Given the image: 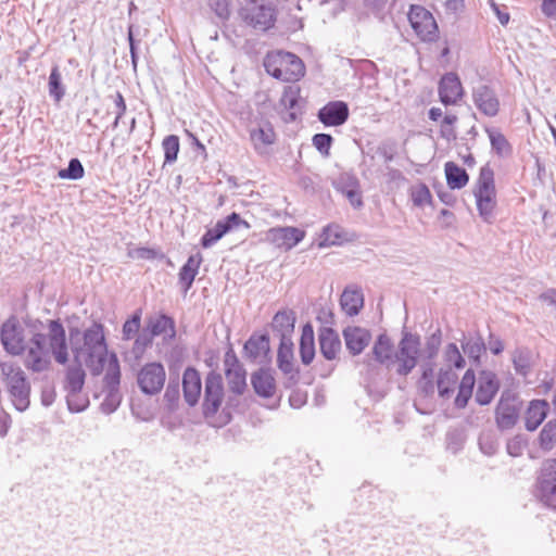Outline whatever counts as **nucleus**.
<instances>
[{
  "label": "nucleus",
  "mask_w": 556,
  "mask_h": 556,
  "mask_svg": "<svg viewBox=\"0 0 556 556\" xmlns=\"http://www.w3.org/2000/svg\"><path fill=\"white\" fill-rule=\"evenodd\" d=\"M49 349L58 364L68 362L66 332L60 319L48 321V334L34 332L26 342L25 367L33 372L47 371L51 366Z\"/></svg>",
  "instance_id": "obj_1"
},
{
  "label": "nucleus",
  "mask_w": 556,
  "mask_h": 556,
  "mask_svg": "<svg viewBox=\"0 0 556 556\" xmlns=\"http://www.w3.org/2000/svg\"><path fill=\"white\" fill-rule=\"evenodd\" d=\"M77 328L70 330V343L74 363L84 362L92 376H100L105 367L110 354L104 336V327L100 323H92L81 333Z\"/></svg>",
  "instance_id": "obj_2"
},
{
  "label": "nucleus",
  "mask_w": 556,
  "mask_h": 556,
  "mask_svg": "<svg viewBox=\"0 0 556 556\" xmlns=\"http://www.w3.org/2000/svg\"><path fill=\"white\" fill-rule=\"evenodd\" d=\"M1 375L13 406L18 412L30 405L31 386L24 370L13 362L0 363Z\"/></svg>",
  "instance_id": "obj_3"
},
{
  "label": "nucleus",
  "mask_w": 556,
  "mask_h": 556,
  "mask_svg": "<svg viewBox=\"0 0 556 556\" xmlns=\"http://www.w3.org/2000/svg\"><path fill=\"white\" fill-rule=\"evenodd\" d=\"M264 67L270 76L287 83L298 81L305 74L303 61L296 54L285 51L268 53Z\"/></svg>",
  "instance_id": "obj_4"
},
{
  "label": "nucleus",
  "mask_w": 556,
  "mask_h": 556,
  "mask_svg": "<svg viewBox=\"0 0 556 556\" xmlns=\"http://www.w3.org/2000/svg\"><path fill=\"white\" fill-rule=\"evenodd\" d=\"M473 193L480 217L488 224L492 223L496 206V190L494 172L489 164L480 168Z\"/></svg>",
  "instance_id": "obj_5"
},
{
  "label": "nucleus",
  "mask_w": 556,
  "mask_h": 556,
  "mask_svg": "<svg viewBox=\"0 0 556 556\" xmlns=\"http://www.w3.org/2000/svg\"><path fill=\"white\" fill-rule=\"evenodd\" d=\"M239 15L248 26L266 31L275 26L277 8L273 2L266 0H244Z\"/></svg>",
  "instance_id": "obj_6"
},
{
  "label": "nucleus",
  "mask_w": 556,
  "mask_h": 556,
  "mask_svg": "<svg viewBox=\"0 0 556 556\" xmlns=\"http://www.w3.org/2000/svg\"><path fill=\"white\" fill-rule=\"evenodd\" d=\"M420 337L417 333L404 331L394 353L396 374L406 377L418 363L420 352Z\"/></svg>",
  "instance_id": "obj_7"
},
{
  "label": "nucleus",
  "mask_w": 556,
  "mask_h": 556,
  "mask_svg": "<svg viewBox=\"0 0 556 556\" xmlns=\"http://www.w3.org/2000/svg\"><path fill=\"white\" fill-rule=\"evenodd\" d=\"M224 400V384L219 374L211 371L205 377L204 386V400L202 404V412L204 418L213 426L219 427L229 421L227 416L220 424H214L213 418L218 412Z\"/></svg>",
  "instance_id": "obj_8"
},
{
  "label": "nucleus",
  "mask_w": 556,
  "mask_h": 556,
  "mask_svg": "<svg viewBox=\"0 0 556 556\" xmlns=\"http://www.w3.org/2000/svg\"><path fill=\"white\" fill-rule=\"evenodd\" d=\"M522 410V401L510 390H504L495 407V422L500 430L513 429Z\"/></svg>",
  "instance_id": "obj_9"
},
{
  "label": "nucleus",
  "mask_w": 556,
  "mask_h": 556,
  "mask_svg": "<svg viewBox=\"0 0 556 556\" xmlns=\"http://www.w3.org/2000/svg\"><path fill=\"white\" fill-rule=\"evenodd\" d=\"M536 496L547 507L556 509V459L542 463L536 478Z\"/></svg>",
  "instance_id": "obj_10"
},
{
  "label": "nucleus",
  "mask_w": 556,
  "mask_h": 556,
  "mask_svg": "<svg viewBox=\"0 0 556 556\" xmlns=\"http://www.w3.org/2000/svg\"><path fill=\"white\" fill-rule=\"evenodd\" d=\"M408 21L420 40L431 42L438 38V24L426 8L413 4L408 12Z\"/></svg>",
  "instance_id": "obj_11"
},
{
  "label": "nucleus",
  "mask_w": 556,
  "mask_h": 556,
  "mask_svg": "<svg viewBox=\"0 0 556 556\" xmlns=\"http://www.w3.org/2000/svg\"><path fill=\"white\" fill-rule=\"evenodd\" d=\"M166 380L164 366L159 362L147 363L137 375V383L140 391L147 395L160 393Z\"/></svg>",
  "instance_id": "obj_12"
},
{
  "label": "nucleus",
  "mask_w": 556,
  "mask_h": 556,
  "mask_svg": "<svg viewBox=\"0 0 556 556\" xmlns=\"http://www.w3.org/2000/svg\"><path fill=\"white\" fill-rule=\"evenodd\" d=\"M86 372L83 368V362L74 363L66 369L65 389L67 394V406L71 412L79 413L86 408L85 404H77L73 397L76 396L84 388Z\"/></svg>",
  "instance_id": "obj_13"
},
{
  "label": "nucleus",
  "mask_w": 556,
  "mask_h": 556,
  "mask_svg": "<svg viewBox=\"0 0 556 556\" xmlns=\"http://www.w3.org/2000/svg\"><path fill=\"white\" fill-rule=\"evenodd\" d=\"M0 340L4 351L12 356H20L26 350L24 330L14 320L1 326Z\"/></svg>",
  "instance_id": "obj_14"
},
{
  "label": "nucleus",
  "mask_w": 556,
  "mask_h": 556,
  "mask_svg": "<svg viewBox=\"0 0 556 556\" xmlns=\"http://www.w3.org/2000/svg\"><path fill=\"white\" fill-rule=\"evenodd\" d=\"M472 101L480 113L494 117L500 112V100L492 87L480 84L472 88Z\"/></svg>",
  "instance_id": "obj_15"
},
{
  "label": "nucleus",
  "mask_w": 556,
  "mask_h": 556,
  "mask_svg": "<svg viewBox=\"0 0 556 556\" xmlns=\"http://www.w3.org/2000/svg\"><path fill=\"white\" fill-rule=\"evenodd\" d=\"M305 237V231L296 227H275L267 231V240L279 249L291 250Z\"/></svg>",
  "instance_id": "obj_16"
},
{
  "label": "nucleus",
  "mask_w": 556,
  "mask_h": 556,
  "mask_svg": "<svg viewBox=\"0 0 556 556\" xmlns=\"http://www.w3.org/2000/svg\"><path fill=\"white\" fill-rule=\"evenodd\" d=\"M349 114V106L345 102L330 101L319 109L317 117L326 127H337L348 121Z\"/></svg>",
  "instance_id": "obj_17"
},
{
  "label": "nucleus",
  "mask_w": 556,
  "mask_h": 556,
  "mask_svg": "<svg viewBox=\"0 0 556 556\" xmlns=\"http://www.w3.org/2000/svg\"><path fill=\"white\" fill-rule=\"evenodd\" d=\"M500 386V380L494 372L482 370L479 375L475 401L482 406L489 405L497 394Z\"/></svg>",
  "instance_id": "obj_18"
},
{
  "label": "nucleus",
  "mask_w": 556,
  "mask_h": 556,
  "mask_svg": "<svg viewBox=\"0 0 556 556\" xmlns=\"http://www.w3.org/2000/svg\"><path fill=\"white\" fill-rule=\"evenodd\" d=\"M463 86L455 73L445 74L439 83V98L444 105L456 104L463 97Z\"/></svg>",
  "instance_id": "obj_19"
},
{
  "label": "nucleus",
  "mask_w": 556,
  "mask_h": 556,
  "mask_svg": "<svg viewBox=\"0 0 556 556\" xmlns=\"http://www.w3.org/2000/svg\"><path fill=\"white\" fill-rule=\"evenodd\" d=\"M202 390L200 372L194 367H187L182 375V392L186 403L193 407L198 404Z\"/></svg>",
  "instance_id": "obj_20"
},
{
  "label": "nucleus",
  "mask_w": 556,
  "mask_h": 556,
  "mask_svg": "<svg viewBox=\"0 0 556 556\" xmlns=\"http://www.w3.org/2000/svg\"><path fill=\"white\" fill-rule=\"evenodd\" d=\"M345 346L352 355H359L370 343L371 334L361 327H346L343 330Z\"/></svg>",
  "instance_id": "obj_21"
},
{
  "label": "nucleus",
  "mask_w": 556,
  "mask_h": 556,
  "mask_svg": "<svg viewBox=\"0 0 556 556\" xmlns=\"http://www.w3.org/2000/svg\"><path fill=\"white\" fill-rule=\"evenodd\" d=\"M319 350L327 361H334L341 351V340L336 330L323 327L318 333Z\"/></svg>",
  "instance_id": "obj_22"
},
{
  "label": "nucleus",
  "mask_w": 556,
  "mask_h": 556,
  "mask_svg": "<svg viewBox=\"0 0 556 556\" xmlns=\"http://www.w3.org/2000/svg\"><path fill=\"white\" fill-rule=\"evenodd\" d=\"M295 313L292 309L278 311L271 320V329L280 341L292 340L295 325Z\"/></svg>",
  "instance_id": "obj_23"
},
{
  "label": "nucleus",
  "mask_w": 556,
  "mask_h": 556,
  "mask_svg": "<svg viewBox=\"0 0 556 556\" xmlns=\"http://www.w3.org/2000/svg\"><path fill=\"white\" fill-rule=\"evenodd\" d=\"M202 262V254L198 252L190 255L187 262L180 268L178 273V283L181 287L184 293H187L191 289Z\"/></svg>",
  "instance_id": "obj_24"
},
{
  "label": "nucleus",
  "mask_w": 556,
  "mask_h": 556,
  "mask_svg": "<svg viewBox=\"0 0 556 556\" xmlns=\"http://www.w3.org/2000/svg\"><path fill=\"white\" fill-rule=\"evenodd\" d=\"M371 352L375 361L386 366L388 369L395 365L394 345L386 333L378 336Z\"/></svg>",
  "instance_id": "obj_25"
},
{
  "label": "nucleus",
  "mask_w": 556,
  "mask_h": 556,
  "mask_svg": "<svg viewBox=\"0 0 556 556\" xmlns=\"http://www.w3.org/2000/svg\"><path fill=\"white\" fill-rule=\"evenodd\" d=\"M269 351V337L267 334H252L243 346L245 357L253 362L266 358Z\"/></svg>",
  "instance_id": "obj_26"
},
{
  "label": "nucleus",
  "mask_w": 556,
  "mask_h": 556,
  "mask_svg": "<svg viewBox=\"0 0 556 556\" xmlns=\"http://www.w3.org/2000/svg\"><path fill=\"white\" fill-rule=\"evenodd\" d=\"M148 330L153 337L163 334L165 340H173L176 337L175 320L166 314L150 317L148 319Z\"/></svg>",
  "instance_id": "obj_27"
},
{
  "label": "nucleus",
  "mask_w": 556,
  "mask_h": 556,
  "mask_svg": "<svg viewBox=\"0 0 556 556\" xmlns=\"http://www.w3.org/2000/svg\"><path fill=\"white\" fill-rule=\"evenodd\" d=\"M547 413L548 403L545 400L531 401L525 416L527 430L534 431L543 422Z\"/></svg>",
  "instance_id": "obj_28"
},
{
  "label": "nucleus",
  "mask_w": 556,
  "mask_h": 556,
  "mask_svg": "<svg viewBox=\"0 0 556 556\" xmlns=\"http://www.w3.org/2000/svg\"><path fill=\"white\" fill-rule=\"evenodd\" d=\"M251 383L255 393L262 397H270L275 393V379L266 369H258L251 377Z\"/></svg>",
  "instance_id": "obj_29"
},
{
  "label": "nucleus",
  "mask_w": 556,
  "mask_h": 556,
  "mask_svg": "<svg viewBox=\"0 0 556 556\" xmlns=\"http://www.w3.org/2000/svg\"><path fill=\"white\" fill-rule=\"evenodd\" d=\"M250 140L258 153H263L265 149L273 144L276 140V134L270 124L252 128L250 130Z\"/></svg>",
  "instance_id": "obj_30"
},
{
  "label": "nucleus",
  "mask_w": 556,
  "mask_h": 556,
  "mask_svg": "<svg viewBox=\"0 0 556 556\" xmlns=\"http://www.w3.org/2000/svg\"><path fill=\"white\" fill-rule=\"evenodd\" d=\"M340 305L349 316H355L364 305V295L361 289L346 288L340 298Z\"/></svg>",
  "instance_id": "obj_31"
},
{
  "label": "nucleus",
  "mask_w": 556,
  "mask_h": 556,
  "mask_svg": "<svg viewBox=\"0 0 556 556\" xmlns=\"http://www.w3.org/2000/svg\"><path fill=\"white\" fill-rule=\"evenodd\" d=\"M300 357L304 365H309L315 357V340L313 326L307 323L302 328L300 338Z\"/></svg>",
  "instance_id": "obj_32"
},
{
  "label": "nucleus",
  "mask_w": 556,
  "mask_h": 556,
  "mask_svg": "<svg viewBox=\"0 0 556 556\" xmlns=\"http://www.w3.org/2000/svg\"><path fill=\"white\" fill-rule=\"evenodd\" d=\"M106 370L103 378L105 389H119L121 367L116 353L111 352L105 361Z\"/></svg>",
  "instance_id": "obj_33"
},
{
  "label": "nucleus",
  "mask_w": 556,
  "mask_h": 556,
  "mask_svg": "<svg viewBox=\"0 0 556 556\" xmlns=\"http://www.w3.org/2000/svg\"><path fill=\"white\" fill-rule=\"evenodd\" d=\"M446 184L451 189H462L469 181L467 172L455 164L454 162H446L444 165Z\"/></svg>",
  "instance_id": "obj_34"
},
{
  "label": "nucleus",
  "mask_w": 556,
  "mask_h": 556,
  "mask_svg": "<svg viewBox=\"0 0 556 556\" xmlns=\"http://www.w3.org/2000/svg\"><path fill=\"white\" fill-rule=\"evenodd\" d=\"M293 342L292 340H285L280 341L278 354H277V362L278 366L281 371L285 374H292L290 379L293 380L294 376L298 374H293Z\"/></svg>",
  "instance_id": "obj_35"
},
{
  "label": "nucleus",
  "mask_w": 556,
  "mask_h": 556,
  "mask_svg": "<svg viewBox=\"0 0 556 556\" xmlns=\"http://www.w3.org/2000/svg\"><path fill=\"white\" fill-rule=\"evenodd\" d=\"M456 381L457 375L451 368H441L437 379L440 397L448 399L454 392Z\"/></svg>",
  "instance_id": "obj_36"
},
{
  "label": "nucleus",
  "mask_w": 556,
  "mask_h": 556,
  "mask_svg": "<svg viewBox=\"0 0 556 556\" xmlns=\"http://www.w3.org/2000/svg\"><path fill=\"white\" fill-rule=\"evenodd\" d=\"M301 89L296 85H290L285 87L280 103L285 109L291 111L289 114L290 121H294L296 118L295 110L298 109L299 101L301 99Z\"/></svg>",
  "instance_id": "obj_37"
},
{
  "label": "nucleus",
  "mask_w": 556,
  "mask_h": 556,
  "mask_svg": "<svg viewBox=\"0 0 556 556\" xmlns=\"http://www.w3.org/2000/svg\"><path fill=\"white\" fill-rule=\"evenodd\" d=\"M485 132L489 136L492 150L498 156H505L510 154L511 147L506 137L496 128L486 127Z\"/></svg>",
  "instance_id": "obj_38"
},
{
  "label": "nucleus",
  "mask_w": 556,
  "mask_h": 556,
  "mask_svg": "<svg viewBox=\"0 0 556 556\" xmlns=\"http://www.w3.org/2000/svg\"><path fill=\"white\" fill-rule=\"evenodd\" d=\"M49 96L53 98L55 102H60L64 94L65 88L62 85V76L58 65L51 68L48 81Z\"/></svg>",
  "instance_id": "obj_39"
},
{
  "label": "nucleus",
  "mask_w": 556,
  "mask_h": 556,
  "mask_svg": "<svg viewBox=\"0 0 556 556\" xmlns=\"http://www.w3.org/2000/svg\"><path fill=\"white\" fill-rule=\"evenodd\" d=\"M225 374L230 391L236 394H242L247 387L245 370L243 368L226 369Z\"/></svg>",
  "instance_id": "obj_40"
},
{
  "label": "nucleus",
  "mask_w": 556,
  "mask_h": 556,
  "mask_svg": "<svg viewBox=\"0 0 556 556\" xmlns=\"http://www.w3.org/2000/svg\"><path fill=\"white\" fill-rule=\"evenodd\" d=\"M462 348L464 353L475 362H479L481 354L485 351V344L481 337L463 340Z\"/></svg>",
  "instance_id": "obj_41"
},
{
  "label": "nucleus",
  "mask_w": 556,
  "mask_h": 556,
  "mask_svg": "<svg viewBox=\"0 0 556 556\" xmlns=\"http://www.w3.org/2000/svg\"><path fill=\"white\" fill-rule=\"evenodd\" d=\"M443 358L446 364V368L455 367L456 369H462L465 367V358L460 354L457 345L455 343H448L443 353Z\"/></svg>",
  "instance_id": "obj_42"
},
{
  "label": "nucleus",
  "mask_w": 556,
  "mask_h": 556,
  "mask_svg": "<svg viewBox=\"0 0 556 556\" xmlns=\"http://www.w3.org/2000/svg\"><path fill=\"white\" fill-rule=\"evenodd\" d=\"M228 232L227 226L218 220L213 228L207 229L201 238L204 249L211 248Z\"/></svg>",
  "instance_id": "obj_43"
},
{
  "label": "nucleus",
  "mask_w": 556,
  "mask_h": 556,
  "mask_svg": "<svg viewBox=\"0 0 556 556\" xmlns=\"http://www.w3.org/2000/svg\"><path fill=\"white\" fill-rule=\"evenodd\" d=\"M498 438L493 431H483L479 435L480 451L486 456H493L498 450Z\"/></svg>",
  "instance_id": "obj_44"
},
{
  "label": "nucleus",
  "mask_w": 556,
  "mask_h": 556,
  "mask_svg": "<svg viewBox=\"0 0 556 556\" xmlns=\"http://www.w3.org/2000/svg\"><path fill=\"white\" fill-rule=\"evenodd\" d=\"M85 175L81 162L77 157L70 160L66 168L59 170L58 176L62 179L78 180Z\"/></svg>",
  "instance_id": "obj_45"
},
{
  "label": "nucleus",
  "mask_w": 556,
  "mask_h": 556,
  "mask_svg": "<svg viewBox=\"0 0 556 556\" xmlns=\"http://www.w3.org/2000/svg\"><path fill=\"white\" fill-rule=\"evenodd\" d=\"M514 367L517 374L527 377L531 369L530 354L527 350L518 349L513 356Z\"/></svg>",
  "instance_id": "obj_46"
},
{
  "label": "nucleus",
  "mask_w": 556,
  "mask_h": 556,
  "mask_svg": "<svg viewBox=\"0 0 556 556\" xmlns=\"http://www.w3.org/2000/svg\"><path fill=\"white\" fill-rule=\"evenodd\" d=\"M179 138L176 135H169L163 139L162 148L164 150L165 163H174L179 152Z\"/></svg>",
  "instance_id": "obj_47"
},
{
  "label": "nucleus",
  "mask_w": 556,
  "mask_h": 556,
  "mask_svg": "<svg viewBox=\"0 0 556 556\" xmlns=\"http://www.w3.org/2000/svg\"><path fill=\"white\" fill-rule=\"evenodd\" d=\"M540 446L545 450H552L556 444V421H548L540 432Z\"/></svg>",
  "instance_id": "obj_48"
},
{
  "label": "nucleus",
  "mask_w": 556,
  "mask_h": 556,
  "mask_svg": "<svg viewBox=\"0 0 556 556\" xmlns=\"http://www.w3.org/2000/svg\"><path fill=\"white\" fill-rule=\"evenodd\" d=\"M127 256L134 260H164L166 257L163 252L146 247L129 248L127 250Z\"/></svg>",
  "instance_id": "obj_49"
},
{
  "label": "nucleus",
  "mask_w": 556,
  "mask_h": 556,
  "mask_svg": "<svg viewBox=\"0 0 556 556\" xmlns=\"http://www.w3.org/2000/svg\"><path fill=\"white\" fill-rule=\"evenodd\" d=\"M141 326V309H137L129 319L123 325V340L132 339L139 331Z\"/></svg>",
  "instance_id": "obj_50"
},
{
  "label": "nucleus",
  "mask_w": 556,
  "mask_h": 556,
  "mask_svg": "<svg viewBox=\"0 0 556 556\" xmlns=\"http://www.w3.org/2000/svg\"><path fill=\"white\" fill-rule=\"evenodd\" d=\"M106 395L102 401L100 408L104 414L114 413L121 404L119 389H105Z\"/></svg>",
  "instance_id": "obj_51"
},
{
  "label": "nucleus",
  "mask_w": 556,
  "mask_h": 556,
  "mask_svg": "<svg viewBox=\"0 0 556 556\" xmlns=\"http://www.w3.org/2000/svg\"><path fill=\"white\" fill-rule=\"evenodd\" d=\"M410 197L414 205L419 207L431 203L432 199L430 190L425 184H418L417 186L412 187Z\"/></svg>",
  "instance_id": "obj_52"
},
{
  "label": "nucleus",
  "mask_w": 556,
  "mask_h": 556,
  "mask_svg": "<svg viewBox=\"0 0 556 556\" xmlns=\"http://www.w3.org/2000/svg\"><path fill=\"white\" fill-rule=\"evenodd\" d=\"M179 397L180 390L178 378H170L164 393V400L167 402L169 409H175L177 407Z\"/></svg>",
  "instance_id": "obj_53"
},
{
  "label": "nucleus",
  "mask_w": 556,
  "mask_h": 556,
  "mask_svg": "<svg viewBox=\"0 0 556 556\" xmlns=\"http://www.w3.org/2000/svg\"><path fill=\"white\" fill-rule=\"evenodd\" d=\"M442 342V333L440 329H437L426 341V358L433 361L438 355L440 345Z\"/></svg>",
  "instance_id": "obj_54"
},
{
  "label": "nucleus",
  "mask_w": 556,
  "mask_h": 556,
  "mask_svg": "<svg viewBox=\"0 0 556 556\" xmlns=\"http://www.w3.org/2000/svg\"><path fill=\"white\" fill-rule=\"evenodd\" d=\"M312 142L323 156H329L330 148L333 142L331 135L324 132L316 134L313 136Z\"/></svg>",
  "instance_id": "obj_55"
},
{
  "label": "nucleus",
  "mask_w": 556,
  "mask_h": 556,
  "mask_svg": "<svg viewBox=\"0 0 556 556\" xmlns=\"http://www.w3.org/2000/svg\"><path fill=\"white\" fill-rule=\"evenodd\" d=\"M341 239L339 227L329 225L323 230L320 245H334L338 244Z\"/></svg>",
  "instance_id": "obj_56"
},
{
  "label": "nucleus",
  "mask_w": 556,
  "mask_h": 556,
  "mask_svg": "<svg viewBox=\"0 0 556 556\" xmlns=\"http://www.w3.org/2000/svg\"><path fill=\"white\" fill-rule=\"evenodd\" d=\"M219 220L223 225L227 226L228 232L239 227L250 228V224L242 219L240 214L236 212H232L230 215Z\"/></svg>",
  "instance_id": "obj_57"
},
{
  "label": "nucleus",
  "mask_w": 556,
  "mask_h": 556,
  "mask_svg": "<svg viewBox=\"0 0 556 556\" xmlns=\"http://www.w3.org/2000/svg\"><path fill=\"white\" fill-rule=\"evenodd\" d=\"M210 7L220 21L228 20L230 15L228 0H210Z\"/></svg>",
  "instance_id": "obj_58"
},
{
  "label": "nucleus",
  "mask_w": 556,
  "mask_h": 556,
  "mask_svg": "<svg viewBox=\"0 0 556 556\" xmlns=\"http://www.w3.org/2000/svg\"><path fill=\"white\" fill-rule=\"evenodd\" d=\"M526 443L520 435H516L508 440L506 444V451L510 456L517 457L523 453Z\"/></svg>",
  "instance_id": "obj_59"
},
{
  "label": "nucleus",
  "mask_w": 556,
  "mask_h": 556,
  "mask_svg": "<svg viewBox=\"0 0 556 556\" xmlns=\"http://www.w3.org/2000/svg\"><path fill=\"white\" fill-rule=\"evenodd\" d=\"M152 339H153V336L151 333L147 334V333H141L139 334L136 340H135V343H134V348H132V352L136 354V355H139L141 353H143V351L152 344Z\"/></svg>",
  "instance_id": "obj_60"
},
{
  "label": "nucleus",
  "mask_w": 556,
  "mask_h": 556,
  "mask_svg": "<svg viewBox=\"0 0 556 556\" xmlns=\"http://www.w3.org/2000/svg\"><path fill=\"white\" fill-rule=\"evenodd\" d=\"M135 26L130 25L128 27V42H129V52L132 67L136 70L138 65V52H137V41L135 39Z\"/></svg>",
  "instance_id": "obj_61"
},
{
  "label": "nucleus",
  "mask_w": 556,
  "mask_h": 556,
  "mask_svg": "<svg viewBox=\"0 0 556 556\" xmlns=\"http://www.w3.org/2000/svg\"><path fill=\"white\" fill-rule=\"evenodd\" d=\"M307 402V393L302 390H293L289 396V403L293 408H301Z\"/></svg>",
  "instance_id": "obj_62"
},
{
  "label": "nucleus",
  "mask_w": 556,
  "mask_h": 556,
  "mask_svg": "<svg viewBox=\"0 0 556 556\" xmlns=\"http://www.w3.org/2000/svg\"><path fill=\"white\" fill-rule=\"evenodd\" d=\"M224 365H225V370L226 369L243 368L231 346H229L225 353Z\"/></svg>",
  "instance_id": "obj_63"
},
{
  "label": "nucleus",
  "mask_w": 556,
  "mask_h": 556,
  "mask_svg": "<svg viewBox=\"0 0 556 556\" xmlns=\"http://www.w3.org/2000/svg\"><path fill=\"white\" fill-rule=\"evenodd\" d=\"M344 194L353 207L359 208L363 206L362 193L356 188L345 190Z\"/></svg>",
  "instance_id": "obj_64"
}]
</instances>
